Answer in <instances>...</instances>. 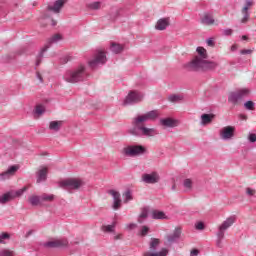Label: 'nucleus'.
Returning <instances> with one entry per match:
<instances>
[{
    "instance_id": "1",
    "label": "nucleus",
    "mask_w": 256,
    "mask_h": 256,
    "mask_svg": "<svg viewBox=\"0 0 256 256\" xmlns=\"http://www.w3.org/2000/svg\"><path fill=\"white\" fill-rule=\"evenodd\" d=\"M159 118V111L152 110L145 114L138 115L132 119V128L128 130L130 135H134V137H155V135H159L157 129L155 128H147L145 123L147 121H155V119Z\"/></svg>"
},
{
    "instance_id": "2",
    "label": "nucleus",
    "mask_w": 256,
    "mask_h": 256,
    "mask_svg": "<svg viewBox=\"0 0 256 256\" xmlns=\"http://www.w3.org/2000/svg\"><path fill=\"white\" fill-rule=\"evenodd\" d=\"M198 56H195L190 62L184 64L186 71H193L195 73H205L217 69L219 64L215 61H209L207 50L201 46L196 49Z\"/></svg>"
},
{
    "instance_id": "3",
    "label": "nucleus",
    "mask_w": 256,
    "mask_h": 256,
    "mask_svg": "<svg viewBox=\"0 0 256 256\" xmlns=\"http://www.w3.org/2000/svg\"><path fill=\"white\" fill-rule=\"evenodd\" d=\"M85 77H87V72H85V66L80 65L74 70H68L64 74V80L67 83H79L81 81H85Z\"/></svg>"
},
{
    "instance_id": "4",
    "label": "nucleus",
    "mask_w": 256,
    "mask_h": 256,
    "mask_svg": "<svg viewBox=\"0 0 256 256\" xmlns=\"http://www.w3.org/2000/svg\"><path fill=\"white\" fill-rule=\"evenodd\" d=\"M250 93L251 90H249V88H242L235 92H230L228 101L229 103H232V105H238L239 101H242V99H245V97H249Z\"/></svg>"
},
{
    "instance_id": "5",
    "label": "nucleus",
    "mask_w": 256,
    "mask_h": 256,
    "mask_svg": "<svg viewBox=\"0 0 256 256\" xmlns=\"http://www.w3.org/2000/svg\"><path fill=\"white\" fill-rule=\"evenodd\" d=\"M147 148L143 145H129L123 149V154L126 157H139V155H145Z\"/></svg>"
},
{
    "instance_id": "6",
    "label": "nucleus",
    "mask_w": 256,
    "mask_h": 256,
    "mask_svg": "<svg viewBox=\"0 0 256 256\" xmlns=\"http://www.w3.org/2000/svg\"><path fill=\"white\" fill-rule=\"evenodd\" d=\"M82 185L83 182L77 178H68L60 182V187L66 189V191L79 189Z\"/></svg>"
},
{
    "instance_id": "7",
    "label": "nucleus",
    "mask_w": 256,
    "mask_h": 256,
    "mask_svg": "<svg viewBox=\"0 0 256 256\" xmlns=\"http://www.w3.org/2000/svg\"><path fill=\"white\" fill-rule=\"evenodd\" d=\"M143 101V94L137 90H132L126 96L123 105H135V103H141Z\"/></svg>"
},
{
    "instance_id": "8",
    "label": "nucleus",
    "mask_w": 256,
    "mask_h": 256,
    "mask_svg": "<svg viewBox=\"0 0 256 256\" xmlns=\"http://www.w3.org/2000/svg\"><path fill=\"white\" fill-rule=\"evenodd\" d=\"M44 247H48L50 249H63L65 247H69V240L67 238L54 239L46 242Z\"/></svg>"
},
{
    "instance_id": "9",
    "label": "nucleus",
    "mask_w": 256,
    "mask_h": 256,
    "mask_svg": "<svg viewBox=\"0 0 256 256\" xmlns=\"http://www.w3.org/2000/svg\"><path fill=\"white\" fill-rule=\"evenodd\" d=\"M235 223V216H230L227 218L220 226L217 232V239H225V231L228 230L231 225Z\"/></svg>"
},
{
    "instance_id": "10",
    "label": "nucleus",
    "mask_w": 256,
    "mask_h": 256,
    "mask_svg": "<svg viewBox=\"0 0 256 256\" xmlns=\"http://www.w3.org/2000/svg\"><path fill=\"white\" fill-rule=\"evenodd\" d=\"M107 63V55L103 51H99L95 58L88 62L91 69H95L98 65H105Z\"/></svg>"
},
{
    "instance_id": "11",
    "label": "nucleus",
    "mask_w": 256,
    "mask_h": 256,
    "mask_svg": "<svg viewBox=\"0 0 256 256\" xmlns=\"http://www.w3.org/2000/svg\"><path fill=\"white\" fill-rule=\"evenodd\" d=\"M159 174L157 172H152L151 174H143L142 181L147 183L148 185H155V183H159Z\"/></svg>"
},
{
    "instance_id": "12",
    "label": "nucleus",
    "mask_w": 256,
    "mask_h": 256,
    "mask_svg": "<svg viewBox=\"0 0 256 256\" xmlns=\"http://www.w3.org/2000/svg\"><path fill=\"white\" fill-rule=\"evenodd\" d=\"M221 139L227 141L229 139H233L235 137V127L233 126H226L220 131Z\"/></svg>"
},
{
    "instance_id": "13",
    "label": "nucleus",
    "mask_w": 256,
    "mask_h": 256,
    "mask_svg": "<svg viewBox=\"0 0 256 256\" xmlns=\"http://www.w3.org/2000/svg\"><path fill=\"white\" fill-rule=\"evenodd\" d=\"M69 0H57L54 2V5H48L46 8V11H50L52 13H61V9H63L65 3H67Z\"/></svg>"
},
{
    "instance_id": "14",
    "label": "nucleus",
    "mask_w": 256,
    "mask_h": 256,
    "mask_svg": "<svg viewBox=\"0 0 256 256\" xmlns=\"http://www.w3.org/2000/svg\"><path fill=\"white\" fill-rule=\"evenodd\" d=\"M169 25H171L169 17L161 18L157 21V23L155 25V29L157 31H165V29H167V27H169Z\"/></svg>"
},
{
    "instance_id": "15",
    "label": "nucleus",
    "mask_w": 256,
    "mask_h": 256,
    "mask_svg": "<svg viewBox=\"0 0 256 256\" xmlns=\"http://www.w3.org/2000/svg\"><path fill=\"white\" fill-rule=\"evenodd\" d=\"M109 195H112L114 199L113 209L117 210L121 207V194L115 190H109Z\"/></svg>"
},
{
    "instance_id": "16",
    "label": "nucleus",
    "mask_w": 256,
    "mask_h": 256,
    "mask_svg": "<svg viewBox=\"0 0 256 256\" xmlns=\"http://www.w3.org/2000/svg\"><path fill=\"white\" fill-rule=\"evenodd\" d=\"M181 239V227H176L172 234L167 236L168 243H176Z\"/></svg>"
},
{
    "instance_id": "17",
    "label": "nucleus",
    "mask_w": 256,
    "mask_h": 256,
    "mask_svg": "<svg viewBox=\"0 0 256 256\" xmlns=\"http://www.w3.org/2000/svg\"><path fill=\"white\" fill-rule=\"evenodd\" d=\"M160 125H162L163 127H177V125H179V121L175 120L173 118H162L160 119Z\"/></svg>"
},
{
    "instance_id": "18",
    "label": "nucleus",
    "mask_w": 256,
    "mask_h": 256,
    "mask_svg": "<svg viewBox=\"0 0 256 256\" xmlns=\"http://www.w3.org/2000/svg\"><path fill=\"white\" fill-rule=\"evenodd\" d=\"M49 173V170L47 169V167H43L42 169H40L37 173V183H43V181H47V175Z\"/></svg>"
},
{
    "instance_id": "19",
    "label": "nucleus",
    "mask_w": 256,
    "mask_h": 256,
    "mask_svg": "<svg viewBox=\"0 0 256 256\" xmlns=\"http://www.w3.org/2000/svg\"><path fill=\"white\" fill-rule=\"evenodd\" d=\"M17 171H19V166H10L7 171L3 172L2 174H0V178L2 179H9V177H11L12 175H15V173H17Z\"/></svg>"
},
{
    "instance_id": "20",
    "label": "nucleus",
    "mask_w": 256,
    "mask_h": 256,
    "mask_svg": "<svg viewBox=\"0 0 256 256\" xmlns=\"http://www.w3.org/2000/svg\"><path fill=\"white\" fill-rule=\"evenodd\" d=\"M202 25H213L215 23V19L213 18V13L206 12L201 18Z\"/></svg>"
},
{
    "instance_id": "21",
    "label": "nucleus",
    "mask_w": 256,
    "mask_h": 256,
    "mask_svg": "<svg viewBox=\"0 0 256 256\" xmlns=\"http://www.w3.org/2000/svg\"><path fill=\"white\" fill-rule=\"evenodd\" d=\"M15 199V192L10 191L0 196V203L5 205V203H9V201H13Z\"/></svg>"
},
{
    "instance_id": "22",
    "label": "nucleus",
    "mask_w": 256,
    "mask_h": 256,
    "mask_svg": "<svg viewBox=\"0 0 256 256\" xmlns=\"http://www.w3.org/2000/svg\"><path fill=\"white\" fill-rule=\"evenodd\" d=\"M215 119V114H202L201 123L202 125H209Z\"/></svg>"
},
{
    "instance_id": "23",
    "label": "nucleus",
    "mask_w": 256,
    "mask_h": 256,
    "mask_svg": "<svg viewBox=\"0 0 256 256\" xmlns=\"http://www.w3.org/2000/svg\"><path fill=\"white\" fill-rule=\"evenodd\" d=\"M110 49H111L112 53H115L116 55H119V53H122V51L124 49V46L119 44V43L112 42L111 46H110Z\"/></svg>"
},
{
    "instance_id": "24",
    "label": "nucleus",
    "mask_w": 256,
    "mask_h": 256,
    "mask_svg": "<svg viewBox=\"0 0 256 256\" xmlns=\"http://www.w3.org/2000/svg\"><path fill=\"white\" fill-rule=\"evenodd\" d=\"M63 127V121H51L49 124L50 131H60Z\"/></svg>"
},
{
    "instance_id": "25",
    "label": "nucleus",
    "mask_w": 256,
    "mask_h": 256,
    "mask_svg": "<svg viewBox=\"0 0 256 256\" xmlns=\"http://www.w3.org/2000/svg\"><path fill=\"white\" fill-rule=\"evenodd\" d=\"M169 250L163 248L160 252H144L143 256H167Z\"/></svg>"
},
{
    "instance_id": "26",
    "label": "nucleus",
    "mask_w": 256,
    "mask_h": 256,
    "mask_svg": "<svg viewBox=\"0 0 256 256\" xmlns=\"http://www.w3.org/2000/svg\"><path fill=\"white\" fill-rule=\"evenodd\" d=\"M147 217H149V208L144 207L141 209V213L138 217V223H143Z\"/></svg>"
},
{
    "instance_id": "27",
    "label": "nucleus",
    "mask_w": 256,
    "mask_h": 256,
    "mask_svg": "<svg viewBox=\"0 0 256 256\" xmlns=\"http://www.w3.org/2000/svg\"><path fill=\"white\" fill-rule=\"evenodd\" d=\"M242 14L244 15L243 18L240 20V23H247L249 21V17H251V14L249 13V7L244 6L242 9Z\"/></svg>"
},
{
    "instance_id": "28",
    "label": "nucleus",
    "mask_w": 256,
    "mask_h": 256,
    "mask_svg": "<svg viewBox=\"0 0 256 256\" xmlns=\"http://www.w3.org/2000/svg\"><path fill=\"white\" fill-rule=\"evenodd\" d=\"M29 203L33 207H37V205H41V196L33 195L28 198Z\"/></svg>"
},
{
    "instance_id": "29",
    "label": "nucleus",
    "mask_w": 256,
    "mask_h": 256,
    "mask_svg": "<svg viewBox=\"0 0 256 256\" xmlns=\"http://www.w3.org/2000/svg\"><path fill=\"white\" fill-rule=\"evenodd\" d=\"M40 201L43 203L44 202H47V203H53V201H55V195L53 194H42L40 196Z\"/></svg>"
},
{
    "instance_id": "30",
    "label": "nucleus",
    "mask_w": 256,
    "mask_h": 256,
    "mask_svg": "<svg viewBox=\"0 0 256 256\" xmlns=\"http://www.w3.org/2000/svg\"><path fill=\"white\" fill-rule=\"evenodd\" d=\"M160 243L161 240H159L158 238H151L149 246L150 251H157V247H159Z\"/></svg>"
},
{
    "instance_id": "31",
    "label": "nucleus",
    "mask_w": 256,
    "mask_h": 256,
    "mask_svg": "<svg viewBox=\"0 0 256 256\" xmlns=\"http://www.w3.org/2000/svg\"><path fill=\"white\" fill-rule=\"evenodd\" d=\"M152 219H167V215H165V212L160 210H153L152 211Z\"/></svg>"
},
{
    "instance_id": "32",
    "label": "nucleus",
    "mask_w": 256,
    "mask_h": 256,
    "mask_svg": "<svg viewBox=\"0 0 256 256\" xmlns=\"http://www.w3.org/2000/svg\"><path fill=\"white\" fill-rule=\"evenodd\" d=\"M47 49H49V45H46L41 49L36 60V67H39V65H41V59H43V54L45 53V51H47Z\"/></svg>"
},
{
    "instance_id": "33",
    "label": "nucleus",
    "mask_w": 256,
    "mask_h": 256,
    "mask_svg": "<svg viewBox=\"0 0 256 256\" xmlns=\"http://www.w3.org/2000/svg\"><path fill=\"white\" fill-rule=\"evenodd\" d=\"M124 197V203H129V201H133V194L131 193V190H126V192L123 194Z\"/></svg>"
},
{
    "instance_id": "34",
    "label": "nucleus",
    "mask_w": 256,
    "mask_h": 256,
    "mask_svg": "<svg viewBox=\"0 0 256 256\" xmlns=\"http://www.w3.org/2000/svg\"><path fill=\"white\" fill-rule=\"evenodd\" d=\"M61 39H63L61 34H55L49 39L48 43L49 45H52V43H57L58 41H61Z\"/></svg>"
},
{
    "instance_id": "35",
    "label": "nucleus",
    "mask_w": 256,
    "mask_h": 256,
    "mask_svg": "<svg viewBox=\"0 0 256 256\" xmlns=\"http://www.w3.org/2000/svg\"><path fill=\"white\" fill-rule=\"evenodd\" d=\"M115 222H113L112 225H104L102 226V231H104V233H113V229H115Z\"/></svg>"
},
{
    "instance_id": "36",
    "label": "nucleus",
    "mask_w": 256,
    "mask_h": 256,
    "mask_svg": "<svg viewBox=\"0 0 256 256\" xmlns=\"http://www.w3.org/2000/svg\"><path fill=\"white\" fill-rule=\"evenodd\" d=\"M149 231H150V229L148 226H145V225L142 226L140 233H139L140 237H147V235L149 234Z\"/></svg>"
},
{
    "instance_id": "37",
    "label": "nucleus",
    "mask_w": 256,
    "mask_h": 256,
    "mask_svg": "<svg viewBox=\"0 0 256 256\" xmlns=\"http://www.w3.org/2000/svg\"><path fill=\"white\" fill-rule=\"evenodd\" d=\"M89 9H92L93 11H97L98 9H101V2H93L88 5Z\"/></svg>"
},
{
    "instance_id": "38",
    "label": "nucleus",
    "mask_w": 256,
    "mask_h": 256,
    "mask_svg": "<svg viewBox=\"0 0 256 256\" xmlns=\"http://www.w3.org/2000/svg\"><path fill=\"white\" fill-rule=\"evenodd\" d=\"M181 99H183V97L179 96V95H170L168 97V100L171 102V103H177V101H181Z\"/></svg>"
},
{
    "instance_id": "39",
    "label": "nucleus",
    "mask_w": 256,
    "mask_h": 256,
    "mask_svg": "<svg viewBox=\"0 0 256 256\" xmlns=\"http://www.w3.org/2000/svg\"><path fill=\"white\" fill-rule=\"evenodd\" d=\"M244 107H246L248 109V111H253V109H255V103L253 101H247L244 104Z\"/></svg>"
},
{
    "instance_id": "40",
    "label": "nucleus",
    "mask_w": 256,
    "mask_h": 256,
    "mask_svg": "<svg viewBox=\"0 0 256 256\" xmlns=\"http://www.w3.org/2000/svg\"><path fill=\"white\" fill-rule=\"evenodd\" d=\"M35 113L36 115H43V113H45V108L42 105H37Z\"/></svg>"
},
{
    "instance_id": "41",
    "label": "nucleus",
    "mask_w": 256,
    "mask_h": 256,
    "mask_svg": "<svg viewBox=\"0 0 256 256\" xmlns=\"http://www.w3.org/2000/svg\"><path fill=\"white\" fill-rule=\"evenodd\" d=\"M25 191H27V186H24L22 189H19L16 192H14V199L15 197H21V195H23Z\"/></svg>"
},
{
    "instance_id": "42",
    "label": "nucleus",
    "mask_w": 256,
    "mask_h": 256,
    "mask_svg": "<svg viewBox=\"0 0 256 256\" xmlns=\"http://www.w3.org/2000/svg\"><path fill=\"white\" fill-rule=\"evenodd\" d=\"M184 187L186 189H192L193 188V181H191V179H185L184 180Z\"/></svg>"
},
{
    "instance_id": "43",
    "label": "nucleus",
    "mask_w": 256,
    "mask_h": 256,
    "mask_svg": "<svg viewBox=\"0 0 256 256\" xmlns=\"http://www.w3.org/2000/svg\"><path fill=\"white\" fill-rule=\"evenodd\" d=\"M0 256H13V252L10 250L4 249V250L0 251Z\"/></svg>"
},
{
    "instance_id": "44",
    "label": "nucleus",
    "mask_w": 256,
    "mask_h": 256,
    "mask_svg": "<svg viewBox=\"0 0 256 256\" xmlns=\"http://www.w3.org/2000/svg\"><path fill=\"white\" fill-rule=\"evenodd\" d=\"M195 227H196V229H197L198 231H203V229H205V223H203V222H198V223H196Z\"/></svg>"
},
{
    "instance_id": "45",
    "label": "nucleus",
    "mask_w": 256,
    "mask_h": 256,
    "mask_svg": "<svg viewBox=\"0 0 256 256\" xmlns=\"http://www.w3.org/2000/svg\"><path fill=\"white\" fill-rule=\"evenodd\" d=\"M10 237L9 233H2L0 235V243H3V239H9Z\"/></svg>"
},
{
    "instance_id": "46",
    "label": "nucleus",
    "mask_w": 256,
    "mask_h": 256,
    "mask_svg": "<svg viewBox=\"0 0 256 256\" xmlns=\"http://www.w3.org/2000/svg\"><path fill=\"white\" fill-rule=\"evenodd\" d=\"M241 55H251L253 53V50L251 49H243L240 51Z\"/></svg>"
},
{
    "instance_id": "47",
    "label": "nucleus",
    "mask_w": 256,
    "mask_h": 256,
    "mask_svg": "<svg viewBox=\"0 0 256 256\" xmlns=\"http://www.w3.org/2000/svg\"><path fill=\"white\" fill-rule=\"evenodd\" d=\"M248 139H249L250 143H255V141H256V134L255 133L249 134Z\"/></svg>"
},
{
    "instance_id": "48",
    "label": "nucleus",
    "mask_w": 256,
    "mask_h": 256,
    "mask_svg": "<svg viewBox=\"0 0 256 256\" xmlns=\"http://www.w3.org/2000/svg\"><path fill=\"white\" fill-rule=\"evenodd\" d=\"M246 193L250 197H253V195H255L256 191L254 189H251V188H246Z\"/></svg>"
},
{
    "instance_id": "49",
    "label": "nucleus",
    "mask_w": 256,
    "mask_h": 256,
    "mask_svg": "<svg viewBox=\"0 0 256 256\" xmlns=\"http://www.w3.org/2000/svg\"><path fill=\"white\" fill-rule=\"evenodd\" d=\"M208 47H215V41H213V38H209L207 40Z\"/></svg>"
},
{
    "instance_id": "50",
    "label": "nucleus",
    "mask_w": 256,
    "mask_h": 256,
    "mask_svg": "<svg viewBox=\"0 0 256 256\" xmlns=\"http://www.w3.org/2000/svg\"><path fill=\"white\" fill-rule=\"evenodd\" d=\"M223 33L226 36L233 35V30L232 29H225Z\"/></svg>"
},
{
    "instance_id": "51",
    "label": "nucleus",
    "mask_w": 256,
    "mask_h": 256,
    "mask_svg": "<svg viewBox=\"0 0 256 256\" xmlns=\"http://www.w3.org/2000/svg\"><path fill=\"white\" fill-rule=\"evenodd\" d=\"M199 255V250L198 249H192L190 252V256H197Z\"/></svg>"
},
{
    "instance_id": "52",
    "label": "nucleus",
    "mask_w": 256,
    "mask_h": 256,
    "mask_svg": "<svg viewBox=\"0 0 256 256\" xmlns=\"http://www.w3.org/2000/svg\"><path fill=\"white\" fill-rule=\"evenodd\" d=\"M223 239H220V238H217V241H216V245H217V247H223Z\"/></svg>"
},
{
    "instance_id": "53",
    "label": "nucleus",
    "mask_w": 256,
    "mask_h": 256,
    "mask_svg": "<svg viewBox=\"0 0 256 256\" xmlns=\"http://www.w3.org/2000/svg\"><path fill=\"white\" fill-rule=\"evenodd\" d=\"M69 61H71V58L69 56L62 58V63H69Z\"/></svg>"
},
{
    "instance_id": "54",
    "label": "nucleus",
    "mask_w": 256,
    "mask_h": 256,
    "mask_svg": "<svg viewBox=\"0 0 256 256\" xmlns=\"http://www.w3.org/2000/svg\"><path fill=\"white\" fill-rule=\"evenodd\" d=\"M36 77L39 79L40 83H43V76H41V73L37 72Z\"/></svg>"
},
{
    "instance_id": "55",
    "label": "nucleus",
    "mask_w": 256,
    "mask_h": 256,
    "mask_svg": "<svg viewBox=\"0 0 256 256\" xmlns=\"http://www.w3.org/2000/svg\"><path fill=\"white\" fill-rule=\"evenodd\" d=\"M251 5H253V2L251 0H246V4L245 7H251Z\"/></svg>"
},
{
    "instance_id": "56",
    "label": "nucleus",
    "mask_w": 256,
    "mask_h": 256,
    "mask_svg": "<svg viewBox=\"0 0 256 256\" xmlns=\"http://www.w3.org/2000/svg\"><path fill=\"white\" fill-rule=\"evenodd\" d=\"M135 227H137V224L131 223V224L128 225L129 229H135Z\"/></svg>"
},
{
    "instance_id": "57",
    "label": "nucleus",
    "mask_w": 256,
    "mask_h": 256,
    "mask_svg": "<svg viewBox=\"0 0 256 256\" xmlns=\"http://www.w3.org/2000/svg\"><path fill=\"white\" fill-rule=\"evenodd\" d=\"M240 118H241V119H244V120H247V115H245V114H240Z\"/></svg>"
},
{
    "instance_id": "58",
    "label": "nucleus",
    "mask_w": 256,
    "mask_h": 256,
    "mask_svg": "<svg viewBox=\"0 0 256 256\" xmlns=\"http://www.w3.org/2000/svg\"><path fill=\"white\" fill-rule=\"evenodd\" d=\"M30 235H33V230H29L26 234V237H29Z\"/></svg>"
},
{
    "instance_id": "59",
    "label": "nucleus",
    "mask_w": 256,
    "mask_h": 256,
    "mask_svg": "<svg viewBox=\"0 0 256 256\" xmlns=\"http://www.w3.org/2000/svg\"><path fill=\"white\" fill-rule=\"evenodd\" d=\"M52 21V27H55V25H57V21H55V20H51Z\"/></svg>"
},
{
    "instance_id": "60",
    "label": "nucleus",
    "mask_w": 256,
    "mask_h": 256,
    "mask_svg": "<svg viewBox=\"0 0 256 256\" xmlns=\"http://www.w3.org/2000/svg\"><path fill=\"white\" fill-rule=\"evenodd\" d=\"M242 39H243V41H247V39H249V37H247L246 35H243Z\"/></svg>"
},
{
    "instance_id": "61",
    "label": "nucleus",
    "mask_w": 256,
    "mask_h": 256,
    "mask_svg": "<svg viewBox=\"0 0 256 256\" xmlns=\"http://www.w3.org/2000/svg\"><path fill=\"white\" fill-rule=\"evenodd\" d=\"M175 189H176V186H175V184L172 186V191H175Z\"/></svg>"
},
{
    "instance_id": "62",
    "label": "nucleus",
    "mask_w": 256,
    "mask_h": 256,
    "mask_svg": "<svg viewBox=\"0 0 256 256\" xmlns=\"http://www.w3.org/2000/svg\"><path fill=\"white\" fill-rule=\"evenodd\" d=\"M115 239H121V235L115 236Z\"/></svg>"
}]
</instances>
